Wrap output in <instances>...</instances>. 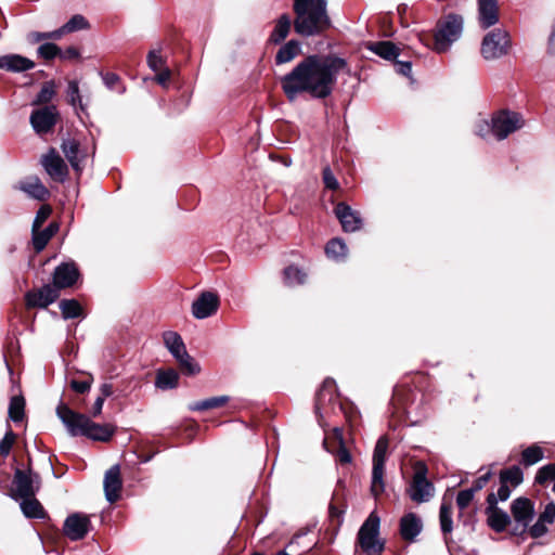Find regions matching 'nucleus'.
<instances>
[{
    "mask_svg": "<svg viewBox=\"0 0 555 555\" xmlns=\"http://www.w3.org/2000/svg\"><path fill=\"white\" fill-rule=\"evenodd\" d=\"M345 68H347L345 59L331 54H312L281 77V88L291 102L297 100L302 93L322 100L332 94L337 76Z\"/></svg>",
    "mask_w": 555,
    "mask_h": 555,
    "instance_id": "obj_1",
    "label": "nucleus"
},
{
    "mask_svg": "<svg viewBox=\"0 0 555 555\" xmlns=\"http://www.w3.org/2000/svg\"><path fill=\"white\" fill-rule=\"evenodd\" d=\"M295 31L302 37L322 34L331 26L327 0H294Z\"/></svg>",
    "mask_w": 555,
    "mask_h": 555,
    "instance_id": "obj_2",
    "label": "nucleus"
},
{
    "mask_svg": "<svg viewBox=\"0 0 555 555\" xmlns=\"http://www.w3.org/2000/svg\"><path fill=\"white\" fill-rule=\"evenodd\" d=\"M56 414L73 437L85 436L94 441L107 442L116 430L114 425L94 423L87 415L73 411L64 403L57 405Z\"/></svg>",
    "mask_w": 555,
    "mask_h": 555,
    "instance_id": "obj_3",
    "label": "nucleus"
},
{
    "mask_svg": "<svg viewBox=\"0 0 555 555\" xmlns=\"http://www.w3.org/2000/svg\"><path fill=\"white\" fill-rule=\"evenodd\" d=\"M464 21L459 14L449 13L438 20L434 34V50L444 53L450 50L463 33Z\"/></svg>",
    "mask_w": 555,
    "mask_h": 555,
    "instance_id": "obj_4",
    "label": "nucleus"
},
{
    "mask_svg": "<svg viewBox=\"0 0 555 555\" xmlns=\"http://www.w3.org/2000/svg\"><path fill=\"white\" fill-rule=\"evenodd\" d=\"M380 518L372 512L358 531L357 541L366 555H380L385 548L379 538Z\"/></svg>",
    "mask_w": 555,
    "mask_h": 555,
    "instance_id": "obj_5",
    "label": "nucleus"
},
{
    "mask_svg": "<svg viewBox=\"0 0 555 555\" xmlns=\"http://www.w3.org/2000/svg\"><path fill=\"white\" fill-rule=\"evenodd\" d=\"M337 410L341 411L343 406L336 395V383L333 378H326L315 397V413L319 424L325 427V416L330 413H335Z\"/></svg>",
    "mask_w": 555,
    "mask_h": 555,
    "instance_id": "obj_6",
    "label": "nucleus"
},
{
    "mask_svg": "<svg viewBox=\"0 0 555 555\" xmlns=\"http://www.w3.org/2000/svg\"><path fill=\"white\" fill-rule=\"evenodd\" d=\"M434 485L427 479V466L423 462H417L408 489L410 499L416 503H425L434 496Z\"/></svg>",
    "mask_w": 555,
    "mask_h": 555,
    "instance_id": "obj_7",
    "label": "nucleus"
},
{
    "mask_svg": "<svg viewBox=\"0 0 555 555\" xmlns=\"http://www.w3.org/2000/svg\"><path fill=\"white\" fill-rule=\"evenodd\" d=\"M41 479L37 473L30 468L23 470L16 468L12 481V494L14 500L35 496L40 488Z\"/></svg>",
    "mask_w": 555,
    "mask_h": 555,
    "instance_id": "obj_8",
    "label": "nucleus"
},
{
    "mask_svg": "<svg viewBox=\"0 0 555 555\" xmlns=\"http://www.w3.org/2000/svg\"><path fill=\"white\" fill-rule=\"evenodd\" d=\"M508 47V33L502 28H496L483 37L480 52L486 60H496L507 54Z\"/></svg>",
    "mask_w": 555,
    "mask_h": 555,
    "instance_id": "obj_9",
    "label": "nucleus"
},
{
    "mask_svg": "<svg viewBox=\"0 0 555 555\" xmlns=\"http://www.w3.org/2000/svg\"><path fill=\"white\" fill-rule=\"evenodd\" d=\"M387 449L388 440L383 436L377 440L373 452L371 492L375 498L382 494L385 490L384 472Z\"/></svg>",
    "mask_w": 555,
    "mask_h": 555,
    "instance_id": "obj_10",
    "label": "nucleus"
},
{
    "mask_svg": "<svg viewBox=\"0 0 555 555\" xmlns=\"http://www.w3.org/2000/svg\"><path fill=\"white\" fill-rule=\"evenodd\" d=\"M511 513L515 520L512 533L514 535H524L535 515L533 503L527 498H517L512 502Z\"/></svg>",
    "mask_w": 555,
    "mask_h": 555,
    "instance_id": "obj_11",
    "label": "nucleus"
},
{
    "mask_svg": "<svg viewBox=\"0 0 555 555\" xmlns=\"http://www.w3.org/2000/svg\"><path fill=\"white\" fill-rule=\"evenodd\" d=\"M524 120L520 114L511 111H501L491 118L492 134L496 140H504L511 133L520 129Z\"/></svg>",
    "mask_w": 555,
    "mask_h": 555,
    "instance_id": "obj_12",
    "label": "nucleus"
},
{
    "mask_svg": "<svg viewBox=\"0 0 555 555\" xmlns=\"http://www.w3.org/2000/svg\"><path fill=\"white\" fill-rule=\"evenodd\" d=\"M488 526L495 532H503L511 522V516L498 506V499L494 492L487 496L485 509Z\"/></svg>",
    "mask_w": 555,
    "mask_h": 555,
    "instance_id": "obj_13",
    "label": "nucleus"
},
{
    "mask_svg": "<svg viewBox=\"0 0 555 555\" xmlns=\"http://www.w3.org/2000/svg\"><path fill=\"white\" fill-rule=\"evenodd\" d=\"M57 117L56 106L48 105L31 113L30 124L37 133L44 134L55 126Z\"/></svg>",
    "mask_w": 555,
    "mask_h": 555,
    "instance_id": "obj_14",
    "label": "nucleus"
},
{
    "mask_svg": "<svg viewBox=\"0 0 555 555\" xmlns=\"http://www.w3.org/2000/svg\"><path fill=\"white\" fill-rule=\"evenodd\" d=\"M90 526L89 516L80 513H74L65 519L63 531L72 541H78L87 535L90 530Z\"/></svg>",
    "mask_w": 555,
    "mask_h": 555,
    "instance_id": "obj_15",
    "label": "nucleus"
},
{
    "mask_svg": "<svg viewBox=\"0 0 555 555\" xmlns=\"http://www.w3.org/2000/svg\"><path fill=\"white\" fill-rule=\"evenodd\" d=\"M41 165L54 181L64 182L66 180L68 168L54 149H50L49 152L42 156Z\"/></svg>",
    "mask_w": 555,
    "mask_h": 555,
    "instance_id": "obj_16",
    "label": "nucleus"
},
{
    "mask_svg": "<svg viewBox=\"0 0 555 555\" xmlns=\"http://www.w3.org/2000/svg\"><path fill=\"white\" fill-rule=\"evenodd\" d=\"M218 308V295L212 292H203L192 304V314L195 319L203 320L215 314Z\"/></svg>",
    "mask_w": 555,
    "mask_h": 555,
    "instance_id": "obj_17",
    "label": "nucleus"
},
{
    "mask_svg": "<svg viewBox=\"0 0 555 555\" xmlns=\"http://www.w3.org/2000/svg\"><path fill=\"white\" fill-rule=\"evenodd\" d=\"M59 297V291L50 284L43 285L38 291L28 292L25 295L26 306L28 308H47Z\"/></svg>",
    "mask_w": 555,
    "mask_h": 555,
    "instance_id": "obj_18",
    "label": "nucleus"
},
{
    "mask_svg": "<svg viewBox=\"0 0 555 555\" xmlns=\"http://www.w3.org/2000/svg\"><path fill=\"white\" fill-rule=\"evenodd\" d=\"M79 278V271L74 262H63L53 272V286L60 291L72 287Z\"/></svg>",
    "mask_w": 555,
    "mask_h": 555,
    "instance_id": "obj_19",
    "label": "nucleus"
},
{
    "mask_svg": "<svg viewBox=\"0 0 555 555\" xmlns=\"http://www.w3.org/2000/svg\"><path fill=\"white\" fill-rule=\"evenodd\" d=\"M334 211L345 232H356L361 229L362 218L360 214L346 203H338Z\"/></svg>",
    "mask_w": 555,
    "mask_h": 555,
    "instance_id": "obj_20",
    "label": "nucleus"
},
{
    "mask_svg": "<svg viewBox=\"0 0 555 555\" xmlns=\"http://www.w3.org/2000/svg\"><path fill=\"white\" fill-rule=\"evenodd\" d=\"M105 498L109 503L116 502L120 496L122 481L120 478V466L113 465L106 470L103 481Z\"/></svg>",
    "mask_w": 555,
    "mask_h": 555,
    "instance_id": "obj_21",
    "label": "nucleus"
},
{
    "mask_svg": "<svg viewBox=\"0 0 555 555\" xmlns=\"http://www.w3.org/2000/svg\"><path fill=\"white\" fill-rule=\"evenodd\" d=\"M555 521V503L548 502L544 511L539 515L537 521L529 526L528 533L533 539L544 537L548 532V526Z\"/></svg>",
    "mask_w": 555,
    "mask_h": 555,
    "instance_id": "obj_22",
    "label": "nucleus"
},
{
    "mask_svg": "<svg viewBox=\"0 0 555 555\" xmlns=\"http://www.w3.org/2000/svg\"><path fill=\"white\" fill-rule=\"evenodd\" d=\"M36 64L33 60L20 54H5L0 56V69L10 73H24L35 68Z\"/></svg>",
    "mask_w": 555,
    "mask_h": 555,
    "instance_id": "obj_23",
    "label": "nucleus"
},
{
    "mask_svg": "<svg viewBox=\"0 0 555 555\" xmlns=\"http://www.w3.org/2000/svg\"><path fill=\"white\" fill-rule=\"evenodd\" d=\"M478 20L483 29L495 25L499 22L498 0H478Z\"/></svg>",
    "mask_w": 555,
    "mask_h": 555,
    "instance_id": "obj_24",
    "label": "nucleus"
},
{
    "mask_svg": "<svg viewBox=\"0 0 555 555\" xmlns=\"http://www.w3.org/2000/svg\"><path fill=\"white\" fill-rule=\"evenodd\" d=\"M61 149L72 168L76 172H80L82 170L80 163L85 158V155L80 152L79 142L72 138L63 139Z\"/></svg>",
    "mask_w": 555,
    "mask_h": 555,
    "instance_id": "obj_25",
    "label": "nucleus"
},
{
    "mask_svg": "<svg viewBox=\"0 0 555 555\" xmlns=\"http://www.w3.org/2000/svg\"><path fill=\"white\" fill-rule=\"evenodd\" d=\"M422 529V520L414 513L404 515L400 520V533L404 540L413 541L421 533Z\"/></svg>",
    "mask_w": 555,
    "mask_h": 555,
    "instance_id": "obj_26",
    "label": "nucleus"
},
{
    "mask_svg": "<svg viewBox=\"0 0 555 555\" xmlns=\"http://www.w3.org/2000/svg\"><path fill=\"white\" fill-rule=\"evenodd\" d=\"M20 190L25 192L29 197L46 201L50 193L38 177H30L26 181L20 183Z\"/></svg>",
    "mask_w": 555,
    "mask_h": 555,
    "instance_id": "obj_27",
    "label": "nucleus"
},
{
    "mask_svg": "<svg viewBox=\"0 0 555 555\" xmlns=\"http://www.w3.org/2000/svg\"><path fill=\"white\" fill-rule=\"evenodd\" d=\"M301 52V43L298 40H289L284 43L275 54V64L282 65L292 62Z\"/></svg>",
    "mask_w": 555,
    "mask_h": 555,
    "instance_id": "obj_28",
    "label": "nucleus"
},
{
    "mask_svg": "<svg viewBox=\"0 0 555 555\" xmlns=\"http://www.w3.org/2000/svg\"><path fill=\"white\" fill-rule=\"evenodd\" d=\"M164 341L169 352L177 359L186 356L185 345L181 336L176 332H166L164 334Z\"/></svg>",
    "mask_w": 555,
    "mask_h": 555,
    "instance_id": "obj_29",
    "label": "nucleus"
},
{
    "mask_svg": "<svg viewBox=\"0 0 555 555\" xmlns=\"http://www.w3.org/2000/svg\"><path fill=\"white\" fill-rule=\"evenodd\" d=\"M20 506L27 518L41 519L46 517V512L41 503L35 496L21 499Z\"/></svg>",
    "mask_w": 555,
    "mask_h": 555,
    "instance_id": "obj_30",
    "label": "nucleus"
},
{
    "mask_svg": "<svg viewBox=\"0 0 555 555\" xmlns=\"http://www.w3.org/2000/svg\"><path fill=\"white\" fill-rule=\"evenodd\" d=\"M369 49L376 55L392 61L399 55V49L391 41H378L372 43Z\"/></svg>",
    "mask_w": 555,
    "mask_h": 555,
    "instance_id": "obj_31",
    "label": "nucleus"
},
{
    "mask_svg": "<svg viewBox=\"0 0 555 555\" xmlns=\"http://www.w3.org/2000/svg\"><path fill=\"white\" fill-rule=\"evenodd\" d=\"M291 30V18L288 15L283 14L276 21V24L270 35V41L279 44L285 40Z\"/></svg>",
    "mask_w": 555,
    "mask_h": 555,
    "instance_id": "obj_32",
    "label": "nucleus"
},
{
    "mask_svg": "<svg viewBox=\"0 0 555 555\" xmlns=\"http://www.w3.org/2000/svg\"><path fill=\"white\" fill-rule=\"evenodd\" d=\"M57 230V225L54 223L49 224L46 229L42 231L35 230L33 231V244L36 251H41L51 237L54 235V233Z\"/></svg>",
    "mask_w": 555,
    "mask_h": 555,
    "instance_id": "obj_33",
    "label": "nucleus"
},
{
    "mask_svg": "<svg viewBox=\"0 0 555 555\" xmlns=\"http://www.w3.org/2000/svg\"><path fill=\"white\" fill-rule=\"evenodd\" d=\"M230 398L228 396L211 397L204 400L195 401L189 404L191 411H206L220 408L228 403Z\"/></svg>",
    "mask_w": 555,
    "mask_h": 555,
    "instance_id": "obj_34",
    "label": "nucleus"
},
{
    "mask_svg": "<svg viewBox=\"0 0 555 555\" xmlns=\"http://www.w3.org/2000/svg\"><path fill=\"white\" fill-rule=\"evenodd\" d=\"M178 373L172 370L158 372L155 386L162 390L173 389L178 386Z\"/></svg>",
    "mask_w": 555,
    "mask_h": 555,
    "instance_id": "obj_35",
    "label": "nucleus"
},
{
    "mask_svg": "<svg viewBox=\"0 0 555 555\" xmlns=\"http://www.w3.org/2000/svg\"><path fill=\"white\" fill-rule=\"evenodd\" d=\"M56 94V86L53 80L46 81L36 99L33 101V105H42L50 103Z\"/></svg>",
    "mask_w": 555,
    "mask_h": 555,
    "instance_id": "obj_36",
    "label": "nucleus"
},
{
    "mask_svg": "<svg viewBox=\"0 0 555 555\" xmlns=\"http://www.w3.org/2000/svg\"><path fill=\"white\" fill-rule=\"evenodd\" d=\"M325 253L327 257L335 259V260H341L347 255V246L345 242L340 238H332L325 247Z\"/></svg>",
    "mask_w": 555,
    "mask_h": 555,
    "instance_id": "obj_37",
    "label": "nucleus"
},
{
    "mask_svg": "<svg viewBox=\"0 0 555 555\" xmlns=\"http://www.w3.org/2000/svg\"><path fill=\"white\" fill-rule=\"evenodd\" d=\"M59 306L65 320L79 318L82 313L81 306L76 299H63Z\"/></svg>",
    "mask_w": 555,
    "mask_h": 555,
    "instance_id": "obj_38",
    "label": "nucleus"
},
{
    "mask_svg": "<svg viewBox=\"0 0 555 555\" xmlns=\"http://www.w3.org/2000/svg\"><path fill=\"white\" fill-rule=\"evenodd\" d=\"M284 282L288 286L301 285L305 283L307 274L298 267L289 266L284 269Z\"/></svg>",
    "mask_w": 555,
    "mask_h": 555,
    "instance_id": "obj_39",
    "label": "nucleus"
},
{
    "mask_svg": "<svg viewBox=\"0 0 555 555\" xmlns=\"http://www.w3.org/2000/svg\"><path fill=\"white\" fill-rule=\"evenodd\" d=\"M524 480V474L520 467L512 466L500 473V482L511 483L513 487H517Z\"/></svg>",
    "mask_w": 555,
    "mask_h": 555,
    "instance_id": "obj_40",
    "label": "nucleus"
},
{
    "mask_svg": "<svg viewBox=\"0 0 555 555\" xmlns=\"http://www.w3.org/2000/svg\"><path fill=\"white\" fill-rule=\"evenodd\" d=\"M440 528L444 535L453 530L452 507L450 504L442 503L439 511Z\"/></svg>",
    "mask_w": 555,
    "mask_h": 555,
    "instance_id": "obj_41",
    "label": "nucleus"
},
{
    "mask_svg": "<svg viewBox=\"0 0 555 555\" xmlns=\"http://www.w3.org/2000/svg\"><path fill=\"white\" fill-rule=\"evenodd\" d=\"M67 98L68 103L75 108H79L81 112L86 111V105L82 103V99L79 92V86L76 80H70L67 86Z\"/></svg>",
    "mask_w": 555,
    "mask_h": 555,
    "instance_id": "obj_42",
    "label": "nucleus"
},
{
    "mask_svg": "<svg viewBox=\"0 0 555 555\" xmlns=\"http://www.w3.org/2000/svg\"><path fill=\"white\" fill-rule=\"evenodd\" d=\"M543 459V450L538 444H532L521 452V462L525 466H531Z\"/></svg>",
    "mask_w": 555,
    "mask_h": 555,
    "instance_id": "obj_43",
    "label": "nucleus"
},
{
    "mask_svg": "<svg viewBox=\"0 0 555 555\" xmlns=\"http://www.w3.org/2000/svg\"><path fill=\"white\" fill-rule=\"evenodd\" d=\"M25 401L23 397H12L9 404V417L14 423L21 422L24 417Z\"/></svg>",
    "mask_w": 555,
    "mask_h": 555,
    "instance_id": "obj_44",
    "label": "nucleus"
},
{
    "mask_svg": "<svg viewBox=\"0 0 555 555\" xmlns=\"http://www.w3.org/2000/svg\"><path fill=\"white\" fill-rule=\"evenodd\" d=\"M333 433L339 444V449L337 452V461L340 464H349L351 462V454L345 447L341 428L336 426L333 428Z\"/></svg>",
    "mask_w": 555,
    "mask_h": 555,
    "instance_id": "obj_45",
    "label": "nucleus"
},
{
    "mask_svg": "<svg viewBox=\"0 0 555 555\" xmlns=\"http://www.w3.org/2000/svg\"><path fill=\"white\" fill-rule=\"evenodd\" d=\"M60 53L61 49L52 42L42 43L37 50L38 56L47 61L53 60L59 56Z\"/></svg>",
    "mask_w": 555,
    "mask_h": 555,
    "instance_id": "obj_46",
    "label": "nucleus"
},
{
    "mask_svg": "<svg viewBox=\"0 0 555 555\" xmlns=\"http://www.w3.org/2000/svg\"><path fill=\"white\" fill-rule=\"evenodd\" d=\"M176 360L179 362L181 370L188 375H195L201 371L199 365L194 362L193 358L188 352L185 357H180Z\"/></svg>",
    "mask_w": 555,
    "mask_h": 555,
    "instance_id": "obj_47",
    "label": "nucleus"
},
{
    "mask_svg": "<svg viewBox=\"0 0 555 555\" xmlns=\"http://www.w3.org/2000/svg\"><path fill=\"white\" fill-rule=\"evenodd\" d=\"M104 85L109 90H116L118 93L125 92V87L120 86V77L114 73H106L102 75Z\"/></svg>",
    "mask_w": 555,
    "mask_h": 555,
    "instance_id": "obj_48",
    "label": "nucleus"
},
{
    "mask_svg": "<svg viewBox=\"0 0 555 555\" xmlns=\"http://www.w3.org/2000/svg\"><path fill=\"white\" fill-rule=\"evenodd\" d=\"M147 65L153 72H158L165 67V60L160 54V50H152L147 55Z\"/></svg>",
    "mask_w": 555,
    "mask_h": 555,
    "instance_id": "obj_49",
    "label": "nucleus"
},
{
    "mask_svg": "<svg viewBox=\"0 0 555 555\" xmlns=\"http://www.w3.org/2000/svg\"><path fill=\"white\" fill-rule=\"evenodd\" d=\"M15 439H16L15 434L11 429H9L5 433L4 437L0 441V455L1 456L7 457L10 454L11 449L15 442Z\"/></svg>",
    "mask_w": 555,
    "mask_h": 555,
    "instance_id": "obj_50",
    "label": "nucleus"
},
{
    "mask_svg": "<svg viewBox=\"0 0 555 555\" xmlns=\"http://www.w3.org/2000/svg\"><path fill=\"white\" fill-rule=\"evenodd\" d=\"M402 392H403L402 389H396L395 395H393V402H395V404L397 402L402 404V409H403V412L405 413L406 417L410 420L412 425H415L420 422V420L418 418L414 420L411 417L412 413L414 411L413 404H406L405 402L402 401V396H403Z\"/></svg>",
    "mask_w": 555,
    "mask_h": 555,
    "instance_id": "obj_51",
    "label": "nucleus"
},
{
    "mask_svg": "<svg viewBox=\"0 0 555 555\" xmlns=\"http://www.w3.org/2000/svg\"><path fill=\"white\" fill-rule=\"evenodd\" d=\"M547 480H555V464H547L541 467L537 473V482L544 483Z\"/></svg>",
    "mask_w": 555,
    "mask_h": 555,
    "instance_id": "obj_52",
    "label": "nucleus"
},
{
    "mask_svg": "<svg viewBox=\"0 0 555 555\" xmlns=\"http://www.w3.org/2000/svg\"><path fill=\"white\" fill-rule=\"evenodd\" d=\"M64 25H65L67 33H73L76 30L87 28L88 22L82 15L77 14V15H74L73 17H70L69 21L66 22Z\"/></svg>",
    "mask_w": 555,
    "mask_h": 555,
    "instance_id": "obj_53",
    "label": "nucleus"
},
{
    "mask_svg": "<svg viewBox=\"0 0 555 555\" xmlns=\"http://www.w3.org/2000/svg\"><path fill=\"white\" fill-rule=\"evenodd\" d=\"M475 492L474 490L465 489L461 490L456 495V504L461 511H464L472 503L474 499Z\"/></svg>",
    "mask_w": 555,
    "mask_h": 555,
    "instance_id": "obj_54",
    "label": "nucleus"
},
{
    "mask_svg": "<svg viewBox=\"0 0 555 555\" xmlns=\"http://www.w3.org/2000/svg\"><path fill=\"white\" fill-rule=\"evenodd\" d=\"M322 178H323V182L327 189L335 191L339 188V183H338L336 177L334 176L332 169L328 166H326L323 169Z\"/></svg>",
    "mask_w": 555,
    "mask_h": 555,
    "instance_id": "obj_55",
    "label": "nucleus"
},
{
    "mask_svg": "<svg viewBox=\"0 0 555 555\" xmlns=\"http://www.w3.org/2000/svg\"><path fill=\"white\" fill-rule=\"evenodd\" d=\"M51 214V208L49 206H41L39 210L36 214L34 223H33V231L39 229L42 223L48 219V217Z\"/></svg>",
    "mask_w": 555,
    "mask_h": 555,
    "instance_id": "obj_56",
    "label": "nucleus"
},
{
    "mask_svg": "<svg viewBox=\"0 0 555 555\" xmlns=\"http://www.w3.org/2000/svg\"><path fill=\"white\" fill-rule=\"evenodd\" d=\"M475 132L479 137L486 138L489 133H492L491 121L489 122L485 119L478 120L475 127Z\"/></svg>",
    "mask_w": 555,
    "mask_h": 555,
    "instance_id": "obj_57",
    "label": "nucleus"
},
{
    "mask_svg": "<svg viewBox=\"0 0 555 555\" xmlns=\"http://www.w3.org/2000/svg\"><path fill=\"white\" fill-rule=\"evenodd\" d=\"M59 57L64 61L78 60L80 57V52L75 47H68L64 51L61 50Z\"/></svg>",
    "mask_w": 555,
    "mask_h": 555,
    "instance_id": "obj_58",
    "label": "nucleus"
},
{
    "mask_svg": "<svg viewBox=\"0 0 555 555\" xmlns=\"http://www.w3.org/2000/svg\"><path fill=\"white\" fill-rule=\"evenodd\" d=\"M70 387L74 391H76L78 393H85V392L89 391V389L91 387V380L73 379L70 382Z\"/></svg>",
    "mask_w": 555,
    "mask_h": 555,
    "instance_id": "obj_59",
    "label": "nucleus"
},
{
    "mask_svg": "<svg viewBox=\"0 0 555 555\" xmlns=\"http://www.w3.org/2000/svg\"><path fill=\"white\" fill-rule=\"evenodd\" d=\"M396 70L400 75L410 77L411 73H412V63L409 61H397L396 62Z\"/></svg>",
    "mask_w": 555,
    "mask_h": 555,
    "instance_id": "obj_60",
    "label": "nucleus"
},
{
    "mask_svg": "<svg viewBox=\"0 0 555 555\" xmlns=\"http://www.w3.org/2000/svg\"><path fill=\"white\" fill-rule=\"evenodd\" d=\"M490 478H491V472H487L486 474L481 475L474 481L470 489L474 490V492L476 493L477 491L481 490L488 483Z\"/></svg>",
    "mask_w": 555,
    "mask_h": 555,
    "instance_id": "obj_61",
    "label": "nucleus"
},
{
    "mask_svg": "<svg viewBox=\"0 0 555 555\" xmlns=\"http://www.w3.org/2000/svg\"><path fill=\"white\" fill-rule=\"evenodd\" d=\"M500 487L498 489V492L494 493L496 495V499H498V502L499 501H506L509 495H511V489L508 487V485H506L505 482H500Z\"/></svg>",
    "mask_w": 555,
    "mask_h": 555,
    "instance_id": "obj_62",
    "label": "nucleus"
},
{
    "mask_svg": "<svg viewBox=\"0 0 555 555\" xmlns=\"http://www.w3.org/2000/svg\"><path fill=\"white\" fill-rule=\"evenodd\" d=\"M159 73L156 75L155 77V80L160 85V86H164L166 87L167 86V82L169 81L170 79V76H171V72L169 68H164V69H160L158 70Z\"/></svg>",
    "mask_w": 555,
    "mask_h": 555,
    "instance_id": "obj_63",
    "label": "nucleus"
},
{
    "mask_svg": "<svg viewBox=\"0 0 555 555\" xmlns=\"http://www.w3.org/2000/svg\"><path fill=\"white\" fill-rule=\"evenodd\" d=\"M49 39L48 31L47 33H40V31H33L27 35V40L30 43H38L42 40Z\"/></svg>",
    "mask_w": 555,
    "mask_h": 555,
    "instance_id": "obj_64",
    "label": "nucleus"
}]
</instances>
